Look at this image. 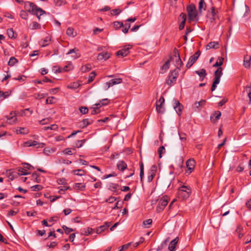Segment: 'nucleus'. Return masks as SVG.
Listing matches in <instances>:
<instances>
[{
    "instance_id": "obj_18",
    "label": "nucleus",
    "mask_w": 251,
    "mask_h": 251,
    "mask_svg": "<svg viewBox=\"0 0 251 251\" xmlns=\"http://www.w3.org/2000/svg\"><path fill=\"white\" fill-rule=\"evenodd\" d=\"M110 57V54L108 52H101L99 53L98 55V60H104L108 59Z\"/></svg>"
},
{
    "instance_id": "obj_64",
    "label": "nucleus",
    "mask_w": 251,
    "mask_h": 251,
    "mask_svg": "<svg viewBox=\"0 0 251 251\" xmlns=\"http://www.w3.org/2000/svg\"><path fill=\"white\" fill-rule=\"evenodd\" d=\"M165 151V148L164 146H161L158 150V152L159 153V157L161 158L162 157V153H163V151Z\"/></svg>"
},
{
    "instance_id": "obj_46",
    "label": "nucleus",
    "mask_w": 251,
    "mask_h": 251,
    "mask_svg": "<svg viewBox=\"0 0 251 251\" xmlns=\"http://www.w3.org/2000/svg\"><path fill=\"white\" fill-rule=\"evenodd\" d=\"M43 188V186L40 185H35L31 187L32 191H38L41 190Z\"/></svg>"
},
{
    "instance_id": "obj_14",
    "label": "nucleus",
    "mask_w": 251,
    "mask_h": 251,
    "mask_svg": "<svg viewBox=\"0 0 251 251\" xmlns=\"http://www.w3.org/2000/svg\"><path fill=\"white\" fill-rule=\"evenodd\" d=\"M178 241V237L172 240L169 245L168 249L170 251H175L176 245Z\"/></svg>"
},
{
    "instance_id": "obj_23",
    "label": "nucleus",
    "mask_w": 251,
    "mask_h": 251,
    "mask_svg": "<svg viewBox=\"0 0 251 251\" xmlns=\"http://www.w3.org/2000/svg\"><path fill=\"white\" fill-rule=\"evenodd\" d=\"M206 7L204 0H200L199 3V11L200 14L202 13V9L205 10Z\"/></svg>"
},
{
    "instance_id": "obj_36",
    "label": "nucleus",
    "mask_w": 251,
    "mask_h": 251,
    "mask_svg": "<svg viewBox=\"0 0 251 251\" xmlns=\"http://www.w3.org/2000/svg\"><path fill=\"white\" fill-rule=\"evenodd\" d=\"M182 65H183V62L180 59V57H179V58H177V59L176 60V67L177 68L176 70H178V71H180V67L182 66Z\"/></svg>"
},
{
    "instance_id": "obj_13",
    "label": "nucleus",
    "mask_w": 251,
    "mask_h": 251,
    "mask_svg": "<svg viewBox=\"0 0 251 251\" xmlns=\"http://www.w3.org/2000/svg\"><path fill=\"white\" fill-rule=\"evenodd\" d=\"M74 54L72 55V57L74 59H76L80 56V53L78 52V50L75 48L70 50L67 53V54Z\"/></svg>"
},
{
    "instance_id": "obj_2",
    "label": "nucleus",
    "mask_w": 251,
    "mask_h": 251,
    "mask_svg": "<svg viewBox=\"0 0 251 251\" xmlns=\"http://www.w3.org/2000/svg\"><path fill=\"white\" fill-rule=\"evenodd\" d=\"M191 192L192 190L189 186L183 185L178 189V197L183 200L186 199L189 197Z\"/></svg>"
},
{
    "instance_id": "obj_12",
    "label": "nucleus",
    "mask_w": 251,
    "mask_h": 251,
    "mask_svg": "<svg viewBox=\"0 0 251 251\" xmlns=\"http://www.w3.org/2000/svg\"><path fill=\"white\" fill-rule=\"evenodd\" d=\"M6 119L8 121V123L9 124H13L16 123L17 121V118L15 116V113L14 112L12 111L10 113V115L6 116Z\"/></svg>"
},
{
    "instance_id": "obj_60",
    "label": "nucleus",
    "mask_w": 251,
    "mask_h": 251,
    "mask_svg": "<svg viewBox=\"0 0 251 251\" xmlns=\"http://www.w3.org/2000/svg\"><path fill=\"white\" fill-rule=\"evenodd\" d=\"M117 200V198L115 197L111 196L106 200L105 201L109 203H113Z\"/></svg>"
},
{
    "instance_id": "obj_31",
    "label": "nucleus",
    "mask_w": 251,
    "mask_h": 251,
    "mask_svg": "<svg viewBox=\"0 0 251 251\" xmlns=\"http://www.w3.org/2000/svg\"><path fill=\"white\" fill-rule=\"evenodd\" d=\"M139 165H140V176L141 181L142 182L143 181V178L144 177V165H143V162L140 161L139 162Z\"/></svg>"
},
{
    "instance_id": "obj_62",
    "label": "nucleus",
    "mask_w": 251,
    "mask_h": 251,
    "mask_svg": "<svg viewBox=\"0 0 251 251\" xmlns=\"http://www.w3.org/2000/svg\"><path fill=\"white\" fill-rule=\"evenodd\" d=\"M32 177L33 178L35 179V181L37 183H40V180L38 178V176L36 173H33L32 175Z\"/></svg>"
},
{
    "instance_id": "obj_17",
    "label": "nucleus",
    "mask_w": 251,
    "mask_h": 251,
    "mask_svg": "<svg viewBox=\"0 0 251 251\" xmlns=\"http://www.w3.org/2000/svg\"><path fill=\"white\" fill-rule=\"evenodd\" d=\"M223 69L222 67H219L217 70L214 72V80L217 78L218 79V81H220V77L223 75Z\"/></svg>"
},
{
    "instance_id": "obj_40",
    "label": "nucleus",
    "mask_w": 251,
    "mask_h": 251,
    "mask_svg": "<svg viewBox=\"0 0 251 251\" xmlns=\"http://www.w3.org/2000/svg\"><path fill=\"white\" fill-rule=\"evenodd\" d=\"M51 119L50 118H48L42 119L39 121V123L41 125H44L50 123L51 122Z\"/></svg>"
},
{
    "instance_id": "obj_47",
    "label": "nucleus",
    "mask_w": 251,
    "mask_h": 251,
    "mask_svg": "<svg viewBox=\"0 0 251 251\" xmlns=\"http://www.w3.org/2000/svg\"><path fill=\"white\" fill-rule=\"evenodd\" d=\"M41 28V25L36 22H33L32 24L31 29H36Z\"/></svg>"
},
{
    "instance_id": "obj_15",
    "label": "nucleus",
    "mask_w": 251,
    "mask_h": 251,
    "mask_svg": "<svg viewBox=\"0 0 251 251\" xmlns=\"http://www.w3.org/2000/svg\"><path fill=\"white\" fill-rule=\"evenodd\" d=\"M110 225V222H105L102 226H100L97 228L96 232L97 234H100L102 231L107 228Z\"/></svg>"
},
{
    "instance_id": "obj_63",
    "label": "nucleus",
    "mask_w": 251,
    "mask_h": 251,
    "mask_svg": "<svg viewBox=\"0 0 251 251\" xmlns=\"http://www.w3.org/2000/svg\"><path fill=\"white\" fill-rule=\"evenodd\" d=\"M75 187L78 189L83 190L85 188V185L80 183H76L75 184Z\"/></svg>"
},
{
    "instance_id": "obj_19",
    "label": "nucleus",
    "mask_w": 251,
    "mask_h": 251,
    "mask_svg": "<svg viewBox=\"0 0 251 251\" xmlns=\"http://www.w3.org/2000/svg\"><path fill=\"white\" fill-rule=\"evenodd\" d=\"M51 41V37L50 36H47L44 39L41 40L40 41V44L41 45V47H45L48 46L50 42Z\"/></svg>"
},
{
    "instance_id": "obj_50",
    "label": "nucleus",
    "mask_w": 251,
    "mask_h": 251,
    "mask_svg": "<svg viewBox=\"0 0 251 251\" xmlns=\"http://www.w3.org/2000/svg\"><path fill=\"white\" fill-rule=\"evenodd\" d=\"M85 141V139L77 140L75 144L76 147L78 148L81 147L83 146V143H84Z\"/></svg>"
},
{
    "instance_id": "obj_43",
    "label": "nucleus",
    "mask_w": 251,
    "mask_h": 251,
    "mask_svg": "<svg viewBox=\"0 0 251 251\" xmlns=\"http://www.w3.org/2000/svg\"><path fill=\"white\" fill-rule=\"evenodd\" d=\"M62 228L64 230L65 233L66 234H69L71 232L74 231V230L73 228L68 227H67L66 226H62Z\"/></svg>"
},
{
    "instance_id": "obj_42",
    "label": "nucleus",
    "mask_w": 251,
    "mask_h": 251,
    "mask_svg": "<svg viewBox=\"0 0 251 251\" xmlns=\"http://www.w3.org/2000/svg\"><path fill=\"white\" fill-rule=\"evenodd\" d=\"M17 133L23 134H27L28 133V130L25 127H20L19 130H17Z\"/></svg>"
},
{
    "instance_id": "obj_59",
    "label": "nucleus",
    "mask_w": 251,
    "mask_h": 251,
    "mask_svg": "<svg viewBox=\"0 0 251 251\" xmlns=\"http://www.w3.org/2000/svg\"><path fill=\"white\" fill-rule=\"evenodd\" d=\"M72 149L67 148L63 151V153L65 154L72 155L73 154Z\"/></svg>"
},
{
    "instance_id": "obj_22",
    "label": "nucleus",
    "mask_w": 251,
    "mask_h": 251,
    "mask_svg": "<svg viewBox=\"0 0 251 251\" xmlns=\"http://www.w3.org/2000/svg\"><path fill=\"white\" fill-rule=\"evenodd\" d=\"M219 42H210L209 43L207 46H206V49H217L219 48Z\"/></svg>"
},
{
    "instance_id": "obj_20",
    "label": "nucleus",
    "mask_w": 251,
    "mask_h": 251,
    "mask_svg": "<svg viewBox=\"0 0 251 251\" xmlns=\"http://www.w3.org/2000/svg\"><path fill=\"white\" fill-rule=\"evenodd\" d=\"M251 56L246 55L244 57V65L247 68H249L251 65Z\"/></svg>"
},
{
    "instance_id": "obj_49",
    "label": "nucleus",
    "mask_w": 251,
    "mask_h": 251,
    "mask_svg": "<svg viewBox=\"0 0 251 251\" xmlns=\"http://www.w3.org/2000/svg\"><path fill=\"white\" fill-rule=\"evenodd\" d=\"M219 82H220V81H218V79H217V78L216 80H214L212 85L211 86V91H213L215 90V89L217 87V85L218 84H219Z\"/></svg>"
},
{
    "instance_id": "obj_4",
    "label": "nucleus",
    "mask_w": 251,
    "mask_h": 251,
    "mask_svg": "<svg viewBox=\"0 0 251 251\" xmlns=\"http://www.w3.org/2000/svg\"><path fill=\"white\" fill-rule=\"evenodd\" d=\"M206 17L210 23H213L218 17V11L214 7H212L207 12Z\"/></svg>"
},
{
    "instance_id": "obj_38",
    "label": "nucleus",
    "mask_w": 251,
    "mask_h": 251,
    "mask_svg": "<svg viewBox=\"0 0 251 251\" xmlns=\"http://www.w3.org/2000/svg\"><path fill=\"white\" fill-rule=\"evenodd\" d=\"M7 33L8 37L10 38H15L14 32L12 28H9L7 30Z\"/></svg>"
},
{
    "instance_id": "obj_29",
    "label": "nucleus",
    "mask_w": 251,
    "mask_h": 251,
    "mask_svg": "<svg viewBox=\"0 0 251 251\" xmlns=\"http://www.w3.org/2000/svg\"><path fill=\"white\" fill-rule=\"evenodd\" d=\"M66 34L69 36L73 37H75L76 35V33L74 32V29L72 27H68L66 30Z\"/></svg>"
},
{
    "instance_id": "obj_58",
    "label": "nucleus",
    "mask_w": 251,
    "mask_h": 251,
    "mask_svg": "<svg viewBox=\"0 0 251 251\" xmlns=\"http://www.w3.org/2000/svg\"><path fill=\"white\" fill-rule=\"evenodd\" d=\"M157 169V166L155 165H153L151 167L150 174H152L154 175L156 174Z\"/></svg>"
},
{
    "instance_id": "obj_30",
    "label": "nucleus",
    "mask_w": 251,
    "mask_h": 251,
    "mask_svg": "<svg viewBox=\"0 0 251 251\" xmlns=\"http://www.w3.org/2000/svg\"><path fill=\"white\" fill-rule=\"evenodd\" d=\"M31 146H36L37 148H43L45 146V144L43 143H38L35 140H32Z\"/></svg>"
},
{
    "instance_id": "obj_24",
    "label": "nucleus",
    "mask_w": 251,
    "mask_h": 251,
    "mask_svg": "<svg viewBox=\"0 0 251 251\" xmlns=\"http://www.w3.org/2000/svg\"><path fill=\"white\" fill-rule=\"evenodd\" d=\"M195 73L196 74L198 75L200 78H201V81L203 79V78L205 77V76L207 75L206 71L204 69H201L199 71H196Z\"/></svg>"
},
{
    "instance_id": "obj_45",
    "label": "nucleus",
    "mask_w": 251,
    "mask_h": 251,
    "mask_svg": "<svg viewBox=\"0 0 251 251\" xmlns=\"http://www.w3.org/2000/svg\"><path fill=\"white\" fill-rule=\"evenodd\" d=\"M22 165L25 168V170H27V171H28V170H31L34 169L32 166L27 163H22Z\"/></svg>"
},
{
    "instance_id": "obj_10",
    "label": "nucleus",
    "mask_w": 251,
    "mask_h": 251,
    "mask_svg": "<svg viewBox=\"0 0 251 251\" xmlns=\"http://www.w3.org/2000/svg\"><path fill=\"white\" fill-rule=\"evenodd\" d=\"M206 100H202L198 102H195L193 105V109L195 111H200L201 110L200 107H202L205 105Z\"/></svg>"
},
{
    "instance_id": "obj_21",
    "label": "nucleus",
    "mask_w": 251,
    "mask_h": 251,
    "mask_svg": "<svg viewBox=\"0 0 251 251\" xmlns=\"http://www.w3.org/2000/svg\"><path fill=\"white\" fill-rule=\"evenodd\" d=\"M196 57L194 56H191L189 59V60L186 65L187 68H190L197 60Z\"/></svg>"
},
{
    "instance_id": "obj_6",
    "label": "nucleus",
    "mask_w": 251,
    "mask_h": 251,
    "mask_svg": "<svg viewBox=\"0 0 251 251\" xmlns=\"http://www.w3.org/2000/svg\"><path fill=\"white\" fill-rule=\"evenodd\" d=\"M122 79L121 78H117L113 79L103 84V88L105 90H108L110 87H112L116 84H120L122 82Z\"/></svg>"
},
{
    "instance_id": "obj_54",
    "label": "nucleus",
    "mask_w": 251,
    "mask_h": 251,
    "mask_svg": "<svg viewBox=\"0 0 251 251\" xmlns=\"http://www.w3.org/2000/svg\"><path fill=\"white\" fill-rule=\"evenodd\" d=\"M60 187L61 188L59 190V193L61 194H63L66 190L70 189L69 186H61Z\"/></svg>"
},
{
    "instance_id": "obj_11",
    "label": "nucleus",
    "mask_w": 251,
    "mask_h": 251,
    "mask_svg": "<svg viewBox=\"0 0 251 251\" xmlns=\"http://www.w3.org/2000/svg\"><path fill=\"white\" fill-rule=\"evenodd\" d=\"M174 108L176 113L180 115L183 108V105L179 102V101L175 100L174 103Z\"/></svg>"
},
{
    "instance_id": "obj_7",
    "label": "nucleus",
    "mask_w": 251,
    "mask_h": 251,
    "mask_svg": "<svg viewBox=\"0 0 251 251\" xmlns=\"http://www.w3.org/2000/svg\"><path fill=\"white\" fill-rule=\"evenodd\" d=\"M178 71L175 70L171 72L168 76V79L166 80V83L169 85H171L172 83L176 81L177 77Z\"/></svg>"
},
{
    "instance_id": "obj_26",
    "label": "nucleus",
    "mask_w": 251,
    "mask_h": 251,
    "mask_svg": "<svg viewBox=\"0 0 251 251\" xmlns=\"http://www.w3.org/2000/svg\"><path fill=\"white\" fill-rule=\"evenodd\" d=\"M119 187V184L116 183H111L109 184V190L111 191H113L116 193V194H117V192L118 191V188Z\"/></svg>"
},
{
    "instance_id": "obj_53",
    "label": "nucleus",
    "mask_w": 251,
    "mask_h": 251,
    "mask_svg": "<svg viewBox=\"0 0 251 251\" xmlns=\"http://www.w3.org/2000/svg\"><path fill=\"white\" fill-rule=\"evenodd\" d=\"M79 110L80 112L83 114H85L88 112V109L85 106H81L79 107Z\"/></svg>"
},
{
    "instance_id": "obj_33",
    "label": "nucleus",
    "mask_w": 251,
    "mask_h": 251,
    "mask_svg": "<svg viewBox=\"0 0 251 251\" xmlns=\"http://www.w3.org/2000/svg\"><path fill=\"white\" fill-rule=\"evenodd\" d=\"M156 109L158 113H163L164 112L165 109L162 106V104H161V103L159 104L158 103H156Z\"/></svg>"
},
{
    "instance_id": "obj_44",
    "label": "nucleus",
    "mask_w": 251,
    "mask_h": 251,
    "mask_svg": "<svg viewBox=\"0 0 251 251\" xmlns=\"http://www.w3.org/2000/svg\"><path fill=\"white\" fill-rule=\"evenodd\" d=\"M170 60H167L165 64L163 65L162 67V69L164 72H166L169 68L170 66Z\"/></svg>"
},
{
    "instance_id": "obj_35",
    "label": "nucleus",
    "mask_w": 251,
    "mask_h": 251,
    "mask_svg": "<svg viewBox=\"0 0 251 251\" xmlns=\"http://www.w3.org/2000/svg\"><path fill=\"white\" fill-rule=\"evenodd\" d=\"M80 86L78 82H73L67 86V88L71 89H75Z\"/></svg>"
},
{
    "instance_id": "obj_32",
    "label": "nucleus",
    "mask_w": 251,
    "mask_h": 251,
    "mask_svg": "<svg viewBox=\"0 0 251 251\" xmlns=\"http://www.w3.org/2000/svg\"><path fill=\"white\" fill-rule=\"evenodd\" d=\"M91 65L90 64H86L81 67V71L83 73L87 72L91 70Z\"/></svg>"
},
{
    "instance_id": "obj_51",
    "label": "nucleus",
    "mask_w": 251,
    "mask_h": 251,
    "mask_svg": "<svg viewBox=\"0 0 251 251\" xmlns=\"http://www.w3.org/2000/svg\"><path fill=\"white\" fill-rule=\"evenodd\" d=\"M113 25L116 28H119L124 26L123 23L121 22H114Z\"/></svg>"
},
{
    "instance_id": "obj_48",
    "label": "nucleus",
    "mask_w": 251,
    "mask_h": 251,
    "mask_svg": "<svg viewBox=\"0 0 251 251\" xmlns=\"http://www.w3.org/2000/svg\"><path fill=\"white\" fill-rule=\"evenodd\" d=\"M20 17L23 19H27L28 17L27 12L24 10H22L20 13Z\"/></svg>"
},
{
    "instance_id": "obj_28",
    "label": "nucleus",
    "mask_w": 251,
    "mask_h": 251,
    "mask_svg": "<svg viewBox=\"0 0 251 251\" xmlns=\"http://www.w3.org/2000/svg\"><path fill=\"white\" fill-rule=\"evenodd\" d=\"M224 58L222 57H219L218 58V60L216 62V63L213 65V67H221V66L223 64Z\"/></svg>"
},
{
    "instance_id": "obj_16",
    "label": "nucleus",
    "mask_w": 251,
    "mask_h": 251,
    "mask_svg": "<svg viewBox=\"0 0 251 251\" xmlns=\"http://www.w3.org/2000/svg\"><path fill=\"white\" fill-rule=\"evenodd\" d=\"M93 122V120L90 119H83L80 123V126L82 128H85L87 126L91 125Z\"/></svg>"
},
{
    "instance_id": "obj_61",
    "label": "nucleus",
    "mask_w": 251,
    "mask_h": 251,
    "mask_svg": "<svg viewBox=\"0 0 251 251\" xmlns=\"http://www.w3.org/2000/svg\"><path fill=\"white\" fill-rule=\"evenodd\" d=\"M213 115L215 116L216 120L217 121L220 118L221 116V113L219 111H216L214 112Z\"/></svg>"
},
{
    "instance_id": "obj_3",
    "label": "nucleus",
    "mask_w": 251,
    "mask_h": 251,
    "mask_svg": "<svg viewBox=\"0 0 251 251\" xmlns=\"http://www.w3.org/2000/svg\"><path fill=\"white\" fill-rule=\"evenodd\" d=\"M186 9L190 21H198L199 20L197 11L194 4L191 3L188 5L187 6Z\"/></svg>"
},
{
    "instance_id": "obj_9",
    "label": "nucleus",
    "mask_w": 251,
    "mask_h": 251,
    "mask_svg": "<svg viewBox=\"0 0 251 251\" xmlns=\"http://www.w3.org/2000/svg\"><path fill=\"white\" fill-rule=\"evenodd\" d=\"M195 161L194 159H189L186 161V167L188 171H189V174L191 173L192 171L194 170L195 166Z\"/></svg>"
},
{
    "instance_id": "obj_37",
    "label": "nucleus",
    "mask_w": 251,
    "mask_h": 251,
    "mask_svg": "<svg viewBox=\"0 0 251 251\" xmlns=\"http://www.w3.org/2000/svg\"><path fill=\"white\" fill-rule=\"evenodd\" d=\"M73 172L76 175L82 176L85 174L86 171L82 169H77L74 170Z\"/></svg>"
},
{
    "instance_id": "obj_8",
    "label": "nucleus",
    "mask_w": 251,
    "mask_h": 251,
    "mask_svg": "<svg viewBox=\"0 0 251 251\" xmlns=\"http://www.w3.org/2000/svg\"><path fill=\"white\" fill-rule=\"evenodd\" d=\"M132 46L128 45L125 46L123 49H121L116 52L117 56L125 57L129 53V50L131 49Z\"/></svg>"
},
{
    "instance_id": "obj_41",
    "label": "nucleus",
    "mask_w": 251,
    "mask_h": 251,
    "mask_svg": "<svg viewBox=\"0 0 251 251\" xmlns=\"http://www.w3.org/2000/svg\"><path fill=\"white\" fill-rule=\"evenodd\" d=\"M96 75V74L95 72H94V71L92 72L89 75V78L88 80V82L90 83L92 81H93V80H94Z\"/></svg>"
},
{
    "instance_id": "obj_25",
    "label": "nucleus",
    "mask_w": 251,
    "mask_h": 251,
    "mask_svg": "<svg viewBox=\"0 0 251 251\" xmlns=\"http://www.w3.org/2000/svg\"><path fill=\"white\" fill-rule=\"evenodd\" d=\"M117 166L119 170L124 171L126 168L127 165L124 161H121L117 164Z\"/></svg>"
},
{
    "instance_id": "obj_39",
    "label": "nucleus",
    "mask_w": 251,
    "mask_h": 251,
    "mask_svg": "<svg viewBox=\"0 0 251 251\" xmlns=\"http://www.w3.org/2000/svg\"><path fill=\"white\" fill-rule=\"evenodd\" d=\"M17 61H18L15 57H11L8 62V65L10 66H13L16 62H17Z\"/></svg>"
},
{
    "instance_id": "obj_55",
    "label": "nucleus",
    "mask_w": 251,
    "mask_h": 251,
    "mask_svg": "<svg viewBox=\"0 0 251 251\" xmlns=\"http://www.w3.org/2000/svg\"><path fill=\"white\" fill-rule=\"evenodd\" d=\"M73 69V65L72 64L70 63L68 65L65 66L63 69L62 70L63 71H68Z\"/></svg>"
},
{
    "instance_id": "obj_5",
    "label": "nucleus",
    "mask_w": 251,
    "mask_h": 251,
    "mask_svg": "<svg viewBox=\"0 0 251 251\" xmlns=\"http://www.w3.org/2000/svg\"><path fill=\"white\" fill-rule=\"evenodd\" d=\"M169 200V198L167 196L162 197L159 201L157 210L159 212L163 210L168 203Z\"/></svg>"
},
{
    "instance_id": "obj_57",
    "label": "nucleus",
    "mask_w": 251,
    "mask_h": 251,
    "mask_svg": "<svg viewBox=\"0 0 251 251\" xmlns=\"http://www.w3.org/2000/svg\"><path fill=\"white\" fill-rule=\"evenodd\" d=\"M179 138L182 141H186L187 135L184 133H179Z\"/></svg>"
},
{
    "instance_id": "obj_52",
    "label": "nucleus",
    "mask_w": 251,
    "mask_h": 251,
    "mask_svg": "<svg viewBox=\"0 0 251 251\" xmlns=\"http://www.w3.org/2000/svg\"><path fill=\"white\" fill-rule=\"evenodd\" d=\"M152 221L151 219H147L143 222V224L146 227H149V226L152 224Z\"/></svg>"
},
{
    "instance_id": "obj_27",
    "label": "nucleus",
    "mask_w": 251,
    "mask_h": 251,
    "mask_svg": "<svg viewBox=\"0 0 251 251\" xmlns=\"http://www.w3.org/2000/svg\"><path fill=\"white\" fill-rule=\"evenodd\" d=\"M18 172L20 173V175H27L30 174V172L27 171L25 168L23 167H19L17 168Z\"/></svg>"
},
{
    "instance_id": "obj_56",
    "label": "nucleus",
    "mask_w": 251,
    "mask_h": 251,
    "mask_svg": "<svg viewBox=\"0 0 251 251\" xmlns=\"http://www.w3.org/2000/svg\"><path fill=\"white\" fill-rule=\"evenodd\" d=\"M45 97V94L38 93V94H35L34 95V97L36 99H43V98H44Z\"/></svg>"
},
{
    "instance_id": "obj_34",
    "label": "nucleus",
    "mask_w": 251,
    "mask_h": 251,
    "mask_svg": "<svg viewBox=\"0 0 251 251\" xmlns=\"http://www.w3.org/2000/svg\"><path fill=\"white\" fill-rule=\"evenodd\" d=\"M93 228L88 227L87 228H84L83 229L82 234L87 236L91 234L93 232Z\"/></svg>"
},
{
    "instance_id": "obj_1",
    "label": "nucleus",
    "mask_w": 251,
    "mask_h": 251,
    "mask_svg": "<svg viewBox=\"0 0 251 251\" xmlns=\"http://www.w3.org/2000/svg\"><path fill=\"white\" fill-rule=\"evenodd\" d=\"M25 9L31 13L33 15H36L39 21L40 20V16L43 14H46V12L38 7L34 3L27 1L25 2Z\"/></svg>"
}]
</instances>
